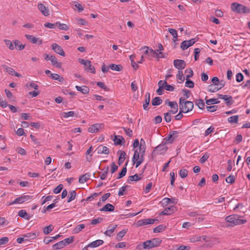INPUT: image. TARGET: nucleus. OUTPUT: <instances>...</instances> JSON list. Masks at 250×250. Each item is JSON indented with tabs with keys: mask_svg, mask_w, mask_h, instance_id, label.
<instances>
[{
	"mask_svg": "<svg viewBox=\"0 0 250 250\" xmlns=\"http://www.w3.org/2000/svg\"><path fill=\"white\" fill-rule=\"evenodd\" d=\"M218 108L217 105H212V106H207L206 108L207 110L209 112H212L216 111Z\"/></svg>",
	"mask_w": 250,
	"mask_h": 250,
	"instance_id": "63",
	"label": "nucleus"
},
{
	"mask_svg": "<svg viewBox=\"0 0 250 250\" xmlns=\"http://www.w3.org/2000/svg\"><path fill=\"white\" fill-rule=\"evenodd\" d=\"M165 104L168 105L171 108L178 106L177 103L176 102H170L168 99L166 100Z\"/></svg>",
	"mask_w": 250,
	"mask_h": 250,
	"instance_id": "52",
	"label": "nucleus"
},
{
	"mask_svg": "<svg viewBox=\"0 0 250 250\" xmlns=\"http://www.w3.org/2000/svg\"><path fill=\"white\" fill-rule=\"evenodd\" d=\"M85 227V225L84 224H80L78 225L74 229V233H78L80 232Z\"/></svg>",
	"mask_w": 250,
	"mask_h": 250,
	"instance_id": "44",
	"label": "nucleus"
},
{
	"mask_svg": "<svg viewBox=\"0 0 250 250\" xmlns=\"http://www.w3.org/2000/svg\"><path fill=\"white\" fill-rule=\"evenodd\" d=\"M164 83H165L164 88L167 91H172L174 89V87L171 85H169L167 83L166 81H164Z\"/></svg>",
	"mask_w": 250,
	"mask_h": 250,
	"instance_id": "61",
	"label": "nucleus"
},
{
	"mask_svg": "<svg viewBox=\"0 0 250 250\" xmlns=\"http://www.w3.org/2000/svg\"><path fill=\"white\" fill-rule=\"evenodd\" d=\"M158 219L156 218L151 219H144L138 221L136 224V226L137 227L143 226L147 224H152L155 221H157Z\"/></svg>",
	"mask_w": 250,
	"mask_h": 250,
	"instance_id": "7",
	"label": "nucleus"
},
{
	"mask_svg": "<svg viewBox=\"0 0 250 250\" xmlns=\"http://www.w3.org/2000/svg\"><path fill=\"white\" fill-rule=\"evenodd\" d=\"M239 119L238 115L230 116L228 119V121L230 123H237Z\"/></svg>",
	"mask_w": 250,
	"mask_h": 250,
	"instance_id": "36",
	"label": "nucleus"
},
{
	"mask_svg": "<svg viewBox=\"0 0 250 250\" xmlns=\"http://www.w3.org/2000/svg\"><path fill=\"white\" fill-rule=\"evenodd\" d=\"M117 225H115L111 229H109L110 227H108V229L107 230H106L105 232H104V234L106 236H110V234L114 232V231H115L116 228H117Z\"/></svg>",
	"mask_w": 250,
	"mask_h": 250,
	"instance_id": "33",
	"label": "nucleus"
},
{
	"mask_svg": "<svg viewBox=\"0 0 250 250\" xmlns=\"http://www.w3.org/2000/svg\"><path fill=\"white\" fill-rule=\"evenodd\" d=\"M104 243V241L102 240H97L94 241L87 245V247L90 248H96L97 247Z\"/></svg>",
	"mask_w": 250,
	"mask_h": 250,
	"instance_id": "22",
	"label": "nucleus"
},
{
	"mask_svg": "<svg viewBox=\"0 0 250 250\" xmlns=\"http://www.w3.org/2000/svg\"><path fill=\"white\" fill-rule=\"evenodd\" d=\"M194 104L192 102L186 101L182 97L179 100V107L181 111L183 113H187L191 111L193 108Z\"/></svg>",
	"mask_w": 250,
	"mask_h": 250,
	"instance_id": "2",
	"label": "nucleus"
},
{
	"mask_svg": "<svg viewBox=\"0 0 250 250\" xmlns=\"http://www.w3.org/2000/svg\"><path fill=\"white\" fill-rule=\"evenodd\" d=\"M165 139L166 140V144H171L174 140H175L171 134L170 133V132L169 133L167 137H166Z\"/></svg>",
	"mask_w": 250,
	"mask_h": 250,
	"instance_id": "41",
	"label": "nucleus"
},
{
	"mask_svg": "<svg viewBox=\"0 0 250 250\" xmlns=\"http://www.w3.org/2000/svg\"><path fill=\"white\" fill-rule=\"evenodd\" d=\"M70 193V196L68 198V200L67 201L68 203H69L74 200V199L76 197V193L75 190H73L69 192Z\"/></svg>",
	"mask_w": 250,
	"mask_h": 250,
	"instance_id": "48",
	"label": "nucleus"
},
{
	"mask_svg": "<svg viewBox=\"0 0 250 250\" xmlns=\"http://www.w3.org/2000/svg\"><path fill=\"white\" fill-rule=\"evenodd\" d=\"M87 66L84 67L85 70L87 71H90L91 73L95 74V67L91 64V62L89 61V64H86Z\"/></svg>",
	"mask_w": 250,
	"mask_h": 250,
	"instance_id": "30",
	"label": "nucleus"
},
{
	"mask_svg": "<svg viewBox=\"0 0 250 250\" xmlns=\"http://www.w3.org/2000/svg\"><path fill=\"white\" fill-rule=\"evenodd\" d=\"M127 163L128 162L125 163V166L122 168L121 171L119 173V176L117 177V179H119L122 178L125 175L127 171L126 166L127 165Z\"/></svg>",
	"mask_w": 250,
	"mask_h": 250,
	"instance_id": "29",
	"label": "nucleus"
},
{
	"mask_svg": "<svg viewBox=\"0 0 250 250\" xmlns=\"http://www.w3.org/2000/svg\"><path fill=\"white\" fill-rule=\"evenodd\" d=\"M103 124H95L91 125L88 129V131L90 133L98 132L100 128H103Z\"/></svg>",
	"mask_w": 250,
	"mask_h": 250,
	"instance_id": "10",
	"label": "nucleus"
},
{
	"mask_svg": "<svg viewBox=\"0 0 250 250\" xmlns=\"http://www.w3.org/2000/svg\"><path fill=\"white\" fill-rule=\"evenodd\" d=\"M141 179L140 177H139L138 175L137 174H135V175L133 176H130L128 177L127 179V183H130L131 182L135 181H137L138 180H140Z\"/></svg>",
	"mask_w": 250,
	"mask_h": 250,
	"instance_id": "31",
	"label": "nucleus"
},
{
	"mask_svg": "<svg viewBox=\"0 0 250 250\" xmlns=\"http://www.w3.org/2000/svg\"><path fill=\"white\" fill-rule=\"evenodd\" d=\"M168 31L174 39L177 38V37H178L177 33V31L175 29H173V28H169Z\"/></svg>",
	"mask_w": 250,
	"mask_h": 250,
	"instance_id": "58",
	"label": "nucleus"
},
{
	"mask_svg": "<svg viewBox=\"0 0 250 250\" xmlns=\"http://www.w3.org/2000/svg\"><path fill=\"white\" fill-rule=\"evenodd\" d=\"M98 154H108L109 153V148L104 146L102 145L99 146L96 149V150Z\"/></svg>",
	"mask_w": 250,
	"mask_h": 250,
	"instance_id": "12",
	"label": "nucleus"
},
{
	"mask_svg": "<svg viewBox=\"0 0 250 250\" xmlns=\"http://www.w3.org/2000/svg\"><path fill=\"white\" fill-rule=\"evenodd\" d=\"M176 207L174 206H171L168 208H166L163 211L161 212L162 215H168L170 214L175 210Z\"/></svg>",
	"mask_w": 250,
	"mask_h": 250,
	"instance_id": "17",
	"label": "nucleus"
},
{
	"mask_svg": "<svg viewBox=\"0 0 250 250\" xmlns=\"http://www.w3.org/2000/svg\"><path fill=\"white\" fill-rule=\"evenodd\" d=\"M195 104L200 109H203L204 108L205 103L203 100L201 99L197 100L195 102Z\"/></svg>",
	"mask_w": 250,
	"mask_h": 250,
	"instance_id": "38",
	"label": "nucleus"
},
{
	"mask_svg": "<svg viewBox=\"0 0 250 250\" xmlns=\"http://www.w3.org/2000/svg\"><path fill=\"white\" fill-rule=\"evenodd\" d=\"M231 9L234 12L239 14L250 13V9L249 8L237 2L231 3Z\"/></svg>",
	"mask_w": 250,
	"mask_h": 250,
	"instance_id": "4",
	"label": "nucleus"
},
{
	"mask_svg": "<svg viewBox=\"0 0 250 250\" xmlns=\"http://www.w3.org/2000/svg\"><path fill=\"white\" fill-rule=\"evenodd\" d=\"M3 68L5 70V71L7 72L9 74L12 75V76H15L17 77H21V75L16 72L13 68L11 67H10L6 65H3L2 66Z\"/></svg>",
	"mask_w": 250,
	"mask_h": 250,
	"instance_id": "11",
	"label": "nucleus"
},
{
	"mask_svg": "<svg viewBox=\"0 0 250 250\" xmlns=\"http://www.w3.org/2000/svg\"><path fill=\"white\" fill-rule=\"evenodd\" d=\"M118 153H120V156L118 159V164L121 166L125 159L126 153L124 151L119 150Z\"/></svg>",
	"mask_w": 250,
	"mask_h": 250,
	"instance_id": "20",
	"label": "nucleus"
},
{
	"mask_svg": "<svg viewBox=\"0 0 250 250\" xmlns=\"http://www.w3.org/2000/svg\"><path fill=\"white\" fill-rule=\"evenodd\" d=\"M108 67L112 70L117 71H121L123 70V66L121 64H115L114 63H111L108 65Z\"/></svg>",
	"mask_w": 250,
	"mask_h": 250,
	"instance_id": "21",
	"label": "nucleus"
},
{
	"mask_svg": "<svg viewBox=\"0 0 250 250\" xmlns=\"http://www.w3.org/2000/svg\"><path fill=\"white\" fill-rule=\"evenodd\" d=\"M38 8L44 16H48L49 15L48 9L46 7H45L43 4H38Z\"/></svg>",
	"mask_w": 250,
	"mask_h": 250,
	"instance_id": "14",
	"label": "nucleus"
},
{
	"mask_svg": "<svg viewBox=\"0 0 250 250\" xmlns=\"http://www.w3.org/2000/svg\"><path fill=\"white\" fill-rule=\"evenodd\" d=\"M242 136L241 134H238L235 138L234 143L235 144H238L242 141Z\"/></svg>",
	"mask_w": 250,
	"mask_h": 250,
	"instance_id": "62",
	"label": "nucleus"
},
{
	"mask_svg": "<svg viewBox=\"0 0 250 250\" xmlns=\"http://www.w3.org/2000/svg\"><path fill=\"white\" fill-rule=\"evenodd\" d=\"M76 89L83 93V94H88L89 92V88L86 85H83L82 86H76Z\"/></svg>",
	"mask_w": 250,
	"mask_h": 250,
	"instance_id": "18",
	"label": "nucleus"
},
{
	"mask_svg": "<svg viewBox=\"0 0 250 250\" xmlns=\"http://www.w3.org/2000/svg\"><path fill=\"white\" fill-rule=\"evenodd\" d=\"M135 57V56L134 55H130L129 57L132 66L135 70H136L138 68L139 65L134 61Z\"/></svg>",
	"mask_w": 250,
	"mask_h": 250,
	"instance_id": "40",
	"label": "nucleus"
},
{
	"mask_svg": "<svg viewBox=\"0 0 250 250\" xmlns=\"http://www.w3.org/2000/svg\"><path fill=\"white\" fill-rule=\"evenodd\" d=\"M25 36L26 39L32 43H37L38 44L40 45L42 43V40H40L39 38H36L32 35L26 34Z\"/></svg>",
	"mask_w": 250,
	"mask_h": 250,
	"instance_id": "13",
	"label": "nucleus"
},
{
	"mask_svg": "<svg viewBox=\"0 0 250 250\" xmlns=\"http://www.w3.org/2000/svg\"><path fill=\"white\" fill-rule=\"evenodd\" d=\"M162 243V240L159 238H155L149 240H146L142 243L144 249H150L158 247Z\"/></svg>",
	"mask_w": 250,
	"mask_h": 250,
	"instance_id": "3",
	"label": "nucleus"
},
{
	"mask_svg": "<svg viewBox=\"0 0 250 250\" xmlns=\"http://www.w3.org/2000/svg\"><path fill=\"white\" fill-rule=\"evenodd\" d=\"M13 43L15 44L14 47L19 50H22L25 47V44H21V42L19 40H15L13 41Z\"/></svg>",
	"mask_w": 250,
	"mask_h": 250,
	"instance_id": "24",
	"label": "nucleus"
},
{
	"mask_svg": "<svg viewBox=\"0 0 250 250\" xmlns=\"http://www.w3.org/2000/svg\"><path fill=\"white\" fill-rule=\"evenodd\" d=\"M18 215L19 216L27 220H29L30 218V216L24 210H20L18 212Z\"/></svg>",
	"mask_w": 250,
	"mask_h": 250,
	"instance_id": "26",
	"label": "nucleus"
},
{
	"mask_svg": "<svg viewBox=\"0 0 250 250\" xmlns=\"http://www.w3.org/2000/svg\"><path fill=\"white\" fill-rule=\"evenodd\" d=\"M63 188V185L62 184H60L58 186L53 190V192L55 194H58L60 193L61 190Z\"/></svg>",
	"mask_w": 250,
	"mask_h": 250,
	"instance_id": "60",
	"label": "nucleus"
},
{
	"mask_svg": "<svg viewBox=\"0 0 250 250\" xmlns=\"http://www.w3.org/2000/svg\"><path fill=\"white\" fill-rule=\"evenodd\" d=\"M165 144H162L156 146L152 153V157L165 154L168 149Z\"/></svg>",
	"mask_w": 250,
	"mask_h": 250,
	"instance_id": "5",
	"label": "nucleus"
},
{
	"mask_svg": "<svg viewBox=\"0 0 250 250\" xmlns=\"http://www.w3.org/2000/svg\"><path fill=\"white\" fill-rule=\"evenodd\" d=\"M235 180V177L233 175H229L226 178V181L228 183L233 184Z\"/></svg>",
	"mask_w": 250,
	"mask_h": 250,
	"instance_id": "50",
	"label": "nucleus"
},
{
	"mask_svg": "<svg viewBox=\"0 0 250 250\" xmlns=\"http://www.w3.org/2000/svg\"><path fill=\"white\" fill-rule=\"evenodd\" d=\"M173 65L178 70L182 71L186 67V63L184 60L177 59L174 60Z\"/></svg>",
	"mask_w": 250,
	"mask_h": 250,
	"instance_id": "8",
	"label": "nucleus"
},
{
	"mask_svg": "<svg viewBox=\"0 0 250 250\" xmlns=\"http://www.w3.org/2000/svg\"><path fill=\"white\" fill-rule=\"evenodd\" d=\"M4 42L6 45V46L8 47V48L11 50L14 49L15 47L13 44V43L9 40L5 39Z\"/></svg>",
	"mask_w": 250,
	"mask_h": 250,
	"instance_id": "42",
	"label": "nucleus"
},
{
	"mask_svg": "<svg viewBox=\"0 0 250 250\" xmlns=\"http://www.w3.org/2000/svg\"><path fill=\"white\" fill-rule=\"evenodd\" d=\"M218 90V87H215L213 84H210L208 86V91L210 92H216Z\"/></svg>",
	"mask_w": 250,
	"mask_h": 250,
	"instance_id": "54",
	"label": "nucleus"
},
{
	"mask_svg": "<svg viewBox=\"0 0 250 250\" xmlns=\"http://www.w3.org/2000/svg\"><path fill=\"white\" fill-rule=\"evenodd\" d=\"M52 64L58 68H60L62 67V62H58L57 58L53 55H51V59L50 60Z\"/></svg>",
	"mask_w": 250,
	"mask_h": 250,
	"instance_id": "19",
	"label": "nucleus"
},
{
	"mask_svg": "<svg viewBox=\"0 0 250 250\" xmlns=\"http://www.w3.org/2000/svg\"><path fill=\"white\" fill-rule=\"evenodd\" d=\"M114 206L113 205L108 203L104 205L102 208H100V211L111 212L113 211L114 210Z\"/></svg>",
	"mask_w": 250,
	"mask_h": 250,
	"instance_id": "15",
	"label": "nucleus"
},
{
	"mask_svg": "<svg viewBox=\"0 0 250 250\" xmlns=\"http://www.w3.org/2000/svg\"><path fill=\"white\" fill-rule=\"evenodd\" d=\"M220 103V101H219L217 99H210L206 100V104L208 105L215 104H219Z\"/></svg>",
	"mask_w": 250,
	"mask_h": 250,
	"instance_id": "45",
	"label": "nucleus"
},
{
	"mask_svg": "<svg viewBox=\"0 0 250 250\" xmlns=\"http://www.w3.org/2000/svg\"><path fill=\"white\" fill-rule=\"evenodd\" d=\"M53 229V226L52 225H49V226L45 227L43 229V233L45 234H48L50 233Z\"/></svg>",
	"mask_w": 250,
	"mask_h": 250,
	"instance_id": "43",
	"label": "nucleus"
},
{
	"mask_svg": "<svg viewBox=\"0 0 250 250\" xmlns=\"http://www.w3.org/2000/svg\"><path fill=\"white\" fill-rule=\"evenodd\" d=\"M127 229H124L119 232H118L117 234L116 237L118 241H120L121 239L125 236V235L127 232Z\"/></svg>",
	"mask_w": 250,
	"mask_h": 250,
	"instance_id": "34",
	"label": "nucleus"
},
{
	"mask_svg": "<svg viewBox=\"0 0 250 250\" xmlns=\"http://www.w3.org/2000/svg\"><path fill=\"white\" fill-rule=\"evenodd\" d=\"M56 24L57 26H58L59 28L62 30H68L69 29L68 26L64 23H61L60 22L58 21L56 22Z\"/></svg>",
	"mask_w": 250,
	"mask_h": 250,
	"instance_id": "37",
	"label": "nucleus"
},
{
	"mask_svg": "<svg viewBox=\"0 0 250 250\" xmlns=\"http://www.w3.org/2000/svg\"><path fill=\"white\" fill-rule=\"evenodd\" d=\"M128 186L127 185H126V186H123L119 190V191L118 192V195L119 196H123V195H124L126 194L125 191V188L126 187H127Z\"/></svg>",
	"mask_w": 250,
	"mask_h": 250,
	"instance_id": "59",
	"label": "nucleus"
},
{
	"mask_svg": "<svg viewBox=\"0 0 250 250\" xmlns=\"http://www.w3.org/2000/svg\"><path fill=\"white\" fill-rule=\"evenodd\" d=\"M38 235H37L35 232H32V233H29L25 234L23 235V236L26 238V239L27 238H31V239H34L36 237H37Z\"/></svg>",
	"mask_w": 250,
	"mask_h": 250,
	"instance_id": "47",
	"label": "nucleus"
},
{
	"mask_svg": "<svg viewBox=\"0 0 250 250\" xmlns=\"http://www.w3.org/2000/svg\"><path fill=\"white\" fill-rule=\"evenodd\" d=\"M65 246L72 243L74 241V236H71L62 240Z\"/></svg>",
	"mask_w": 250,
	"mask_h": 250,
	"instance_id": "46",
	"label": "nucleus"
},
{
	"mask_svg": "<svg viewBox=\"0 0 250 250\" xmlns=\"http://www.w3.org/2000/svg\"><path fill=\"white\" fill-rule=\"evenodd\" d=\"M104 219L102 217H98L96 219H93L91 221V224L93 225H95L98 224L99 223L102 222L103 221Z\"/></svg>",
	"mask_w": 250,
	"mask_h": 250,
	"instance_id": "53",
	"label": "nucleus"
},
{
	"mask_svg": "<svg viewBox=\"0 0 250 250\" xmlns=\"http://www.w3.org/2000/svg\"><path fill=\"white\" fill-rule=\"evenodd\" d=\"M51 47L55 53L61 56H65V53L60 45L56 43H54L52 44Z\"/></svg>",
	"mask_w": 250,
	"mask_h": 250,
	"instance_id": "9",
	"label": "nucleus"
},
{
	"mask_svg": "<svg viewBox=\"0 0 250 250\" xmlns=\"http://www.w3.org/2000/svg\"><path fill=\"white\" fill-rule=\"evenodd\" d=\"M185 86L186 87L191 88H193L194 87V83L193 82V81H191L190 80L186 79Z\"/></svg>",
	"mask_w": 250,
	"mask_h": 250,
	"instance_id": "51",
	"label": "nucleus"
},
{
	"mask_svg": "<svg viewBox=\"0 0 250 250\" xmlns=\"http://www.w3.org/2000/svg\"><path fill=\"white\" fill-rule=\"evenodd\" d=\"M118 167L116 165L114 162H112L111 164L110 172L112 174L118 170Z\"/></svg>",
	"mask_w": 250,
	"mask_h": 250,
	"instance_id": "56",
	"label": "nucleus"
},
{
	"mask_svg": "<svg viewBox=\"0 0 250 250\" xmlns=\"http://www.w3.org/2000/svg\"><path fill=\"white\" fill-rule=\"evenodd\" d=\"M236 77V80L238 83L242 82L244 79V76L241 73H237Z\"/></svg>",
	"mask_w": 250,
	"mask_h": 250,
	"instance_id": "64",
	"label": "nucleus"
},
{
	"mask_svg": "<svg viewBox=\"0 0 250 250\" xmlns=\"http://www.w3.org/2000/svg\"><path fill=\"white\" fill-rule=\"evenodd\" d=\"M140 153L139 152L137 149H136L134 151V155L132 158V162L134 164L136 162L139 160Z\"/></svg>",
	"mask_w": 250,
	"mask_h": 250,
	"instance_id": "39",
	"label": "nucleus"
},
{
	"mask_svg": "<svg viewBox=\"0 0 250 250\" xmlns=\"http://www.w3.org/2000/svg\"><path fill=\"white\" fill-rule=\"evenodd\" d=\"M177 77L178 79V83H182L185 80V77H184L182 71L178 70L177 74Z\"/></svg>",
	"mask_w": 250,
	"mask_h": 250,
	"instance_id": "35",
	"label": "nucleus"
},
{
	"mask_svg": "<svg viewBox=\"0 0 250 250\" xmlns=\"http://www.w3.org/2000/svg\"><path fill=\"white\" fill-rule=\"evenodd\" d=\"M90 176V174L89 173L81 176L79 179V182L81 184L85 183L89 179Z\"/></svg>",
	"mask_w": 250,
	"mask_h": 250,
	"instance_id": "23",
	"label": "nucleus"
},
{
	"mask_svg": "<svg viewBox=\"0 0 250 250\" xmlns=\"http://www.w3.org/2000/svg\"><path fill=\"white\" fill-rule=\"evenodd\" d=\"M177 199L175 198H165L163 199V201H164V203H165L166 205L169 204H176L177 203Z\"/></svg>",
	"mask_w": 250,
	"mask_h": 250,
	"instance_id": "28",
	"label": "nucleus"
},
{
	"mask_svg": "<svg viewBox=\"0 0 250 250\" xmlns=\"http://www.w3.org/2000/svg\"><path fill=\"white\" fill-rule=\"evenodd\" d=\"M65 247V244H64L62 240L60 241L55 244L52 246V248L54 250H57L59 249H61Z\"/></svg>",
	"mask_w": 250,
	"mask_h": 250,
	"instance_id": "25",
	"label": "nucleus"
},
{
	"mask_svg": "<svg viewBox=\"0 0 250 250\" xmlns=\"http://www.w3.org/2000/svg\"><path fill=\"white\" fill-rule=\"evenodd\" d=\"M114 144L116 145H122L125 143V140L122 136H115V138L113 140Z\"/></svg>",
	"mask_w": 250,
	"mask_h": 250,
	"instance_id": "16",
	"label": "nucleus"
},
{
	"mask_svg": "<svg viewBox=\"0 0 250 250\" xmlns=\"http://www.w3.org/2000/svg\"><path fill=\"white\" fill-rule=\"evenodd\" d=\"M166 228V227L165 226H164L163 225H159L158 226L155 227L153 229V232L154 233L162 232L163 231L165 230Z\"/></svg>",
	"mask_w": 250,
	"mask_h": 250,
	"instance_id": "32",
	"label": "nucleus"
},
{
	"mask_svg": "<svg viewBox=\"0 0 250 250\" xmlns=\"http://www.w3.org/2000/svg\"><path fill=\"white\" fill-rule=\"evenodd\" d=\"M163 102L162 100L159 97H155L152 101V104L153 106H157L161 104Z\"/></svg>",
	"mask_w": 250,
	"mask_h": 250,
	"instance_id": "27",
	"label": "nucleus"
},
{
	"mask_svg": "<svg viewBox=\"0 0 250 250\" xmlns=\"http://www.w3.org/2000/svg\"><path fill=\"white\" fill-rule=\"evenodd\" d=\"M225 220L230 224L227 226L228 227H233L236 225H242L247 222V220L245 219H241L240 216L236 214H232L227 216Z\"/></svg>",
	"mask_w": 250,
	"mask_h": 250,
	"instance_id": "1",
	"label": "nucleus"
},
{
	"mask_svg": "<svg viewBox=\"0 0 250 250\" xmlns=\"http://www.w3.org/2000/svg\"><path fill=\"white\" fill-rule=\"evenodd\" d=\"M33 196L31 195H23L15 199V200L8 204V206H11L15 204H21L26 201L30 200Z\"/></svg>",
	"mask_w": 250,
	"mask_h": 250,
	"instance_id": "6",
	"label": "nucleus"
},
{
	"mask_svg": "<svg viewBox=\"0 0 250 250\" xmlns=\"http://www.w3.org/2000/svg\"><path fill=\"white\" fill-rule=\"evenodd\" d=\"M188 171L186 169H182L180 170L179 175L182 178H186L188 175Z\"/></svg>",
	"mask_w": 250,
	"mask_h": 250,
	"instance_id": "49",
	"label": "nucleus"
},
{
	"mask_svg": "<svg viewBox=\"0 0 250 250\" xmlns=\"http://www.w3.org/2000/svg\"><path fill=\"white\" fill-rule=\"evenodd\" d=\"M209 154L208 153L205 154L200 158L199 161L201 164H204L208 158Z\"/></svg>",
	"mask_w": 250,
	"mask_h": 250,
	"instance_id": "57",
	"label": "nucleus"
},
{
	"mask_svg": "<svg viewBox=\"0 0 250 250\" xmlns=\"http://www.w3.org/2000/svg\"><path fill=\"white\" fill-rule=\"evenodd\" d=\"M218 98L225 101H227V100H231L232 99V97L231 96L222 94H218Z\"/></svg>",
	"mask_w": 250,
	"mask_h": 250,
	"instance_id": "55",
	"label": "nucleus"
}]
</instances>
